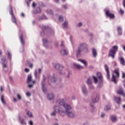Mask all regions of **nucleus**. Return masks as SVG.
Masks as SVG:
<instances>
[{
  "label": "nucleus",
  "mask_w": 125,
  "mask_h": 125,
  "mask_svg": "<svg viewBox=\"0 0 125 125\" xmlns=\"http://www.w3.org/2000/svg\"><path fill=\"white\" fill-rule=\"evenodd\" d=\"M0 91H3V87L0 86Z\"/></svg>",
  "instance_id": "59"
},
{
  "label": "nucleus",
  "mask_w": 125,
  "mask_h": 125,
  "mask_svg": "<svg viewBox=\"0 0 125 125\" xmlns=\"http://www.w3.org/2000/svg\"><path fill=\"white\" fill-rule=\"evenodd\" d=\"M8 55L9 59H11V54H10V53L8 51Z\"/></svg>",
  "instance_id": "52"
},
{
  "label": "nucleus",
  "mask_w": 125,
  "mask_h": 125,
  "mask_svg": "<svg viewBox=\"0 0 125 125\" xmlns=\"http://www.w3.org/2000/svg\"><path fill=\"white\" fill-rule=\"evenodd\" d=\"M101 117L102 119H104V118H105V117H106V114L104 112H101Z\"/></svg>",
  "instance_id": "41"
},
{
  "label": "nucleus",
  "mask_w": 125,
  "mask_h": 125,
  "mask_svg": "<svg viewBox=\"0 0 125 125\" xmlns=\"http://www.w3.org/2000/svg\"><path fill=\"white\" fill-rule=\"evenodd\" d=\"M61 53L62 55H68V51L65 49H62L61 50Z\"/></svg>",
  "instance_id": "22"
},
{
  "label": "nucleus",
  "mask_w": 125,
  "mask_h": 125,
  "mask_svg": "<svg viewBox=\"0 0 125 125\" xmlns=\"http://www.w3.org/2000/svg\"><path fill=\"white\" fill-rule=\"evenodd\" d=\"M41 73H42V69L39 68V74H41Z\"/></svg>",
  "instance_id": "58"
},
{
  "label": "nucleus",
  "mask_w": 125,
  "mask_h": 125,
  "mask_svg": "<svg viewBox=\"0 0 125 125\" xmlns=\"http://www.w3.org/2000/svg\"><path fill=\"white\" fill-rule=\"evenodd\" d=\"M42 89L43 90V92L45 93L46 92V87L44 85V82H42Z\"/></svg>",
  "instance_id": "32"
},
{
  "label": "nucleus",
  "mask_w": 125,
  "mask_h": 125,
  "mask_svg": "<svg viewBox=\"0 0 125 125\" xmlns=\"http://www.w3.org/2000/svg\"><path fill=\"white\" fill-rule=\"evenodd\" d=\"M42 42H43V46L46 48H47L49 45V43H48V42L47 41V40L46 39H43L42 40Z\"/></svg>",
  "instance_id": "14"
},
{
  "label": "nucleus",
  "mask_w": 125,
  "mask_h": 125,
  "mask_svg": "<svg viewBox=\"0 0 125 125\" xmlns=\"http://www.w3.org/2000/svg\"><path fill=\"white\" fill-rule=\"evenodd\" d=\"M62 7L63 8V9H68V5L67 4H64L62 5Z\"/></svg>",
  "instance_id": "46"
},
{
  "label": "nucleus",
  "mask_w": 125,
  "mask_h": 125,
  "mask_svg": "<svg viewBox=\"0 0 125 125\" xmlns=\"http://www.w3.org/2000/svg\"><path fill=\"white\" fill-rule=\"evenodd\" d=\"M114 100L116 102V103H117L118 105H120V104L122 103V99L120 97H114Z\"/></svg>",
  "instance_id": "20"
},
{
  "label": "nucleus",
  "mask_w": 125,
  "mask_h": 125,
  "mask_svg": "<svg viewBox=\"0 0 125 125\" xmlns=\"http://www.w3.org/2000/svg\"><path fill=\"white\" fill-rule=\"evenodd\" d=\"M86 83L88 85H91L92 84V78L89 77L86 81Z\"/></svg>",
  "instance_id": "25"
},
{
  "label": "nucleus",
  "mask_w": 125,
  "mask_h": 125,
  "mask_svg": "<svg viewBox=\"0 0 125 125\" xmlns=\"http://www.w3.org/2000/svg\"><path fill=\"white\" fill-rule=\"evenodd\" d=\"M41 12L42 10L40 7H37L36 9L34 11H33V13H34V14H37V13H41Z\"/></svg>",
  "instance_id": "30"
},
{
  "label": "nucleus",
  "mask_w": 125,
  "mask_h": 125,
  "mask_svg": "<svg viewBox=\"0 0 125 125\" xmlns=\"http://www.w3.org/2000/svg\"><path fill=\"white\" fill-rule=\"evenodd\" d=\"M119 78H120V72L119 71V68H116L115 69L114 72L112 74L111 81L114 83H117Z\"/></svg>",
  "instance_id": "4"
},
{
  "label": "nucleus",
  "mask_w": 125,
  "mask_h": 125,
  "mask_svg": "<svg viewBox=\"0 0 125 125\" xmlns=\"http://www.w3.org/2000/svg\"><path fill=\"white\" fill-rule=\"evenodd\" d=\"M21 16L23 17H25V14H24V13H21Z\"/></svg>",
  "instance_id": "63"
},
{
  "label": "nucleus",
  "mask_w": 125,
  "mask_h": 125,
  "mask_svg": "<svg viewBox=\"0 0 125 125\" xmlns=\"http://www.w3.org/2000/svg\"><path fill=\"white\" fill-rule=\"evenodd\" d=\"M57 103L60 105V106H62V108L63 109V110H65L67 108V107L70 106L71 105L66 104V102L65 101V100L64 99H59L57 100Z\"/></svg>",
  "instance_id": "5"
},
{
  "label": "nucleus",
  "mask_w": 125,
  "mask_h": 125,
  "mask_svg": "<svg viewBox=\"0 0 125 125\" xmlns=\"http://www.w3.org/2000/svg\"><path fill=\"white\" fill-rule=\"evenodd\" d=\"M42 29H46V27L45 26H44V25H42Z\"/></svg>",
  "instance_id": "61"
},
{
  "label": "nucleus",
  "mask_w": 125,
  "mask_h": 125,
  "mask_svg": "<svg viewBox=\"0 0 125 125\" xmlns=\"http://www.w3.org/2000/svg\"><path fill=\"white\" fill-rule=\"evenodd\" d=\"M104 109L106 111H110L111 110V106L110 105H106L104 106Z\"/></svg>",
  "instance_id": "33"
},
{
  "label": "nucleus",
  "mask_w": 125,
  "mask_h": 125,
  "mask_svg": "<svg viewBox=\"0 0 125 125\" xmlns=\"http://www.w3.org/2000/svg\"><path fill=\"white\" fill-rule=\"evenodd\" d=\"M26 3L28 7L30 6V2L26 1Z\"/></svg>",
  "instance_id": "60"
},
{
  "label": "nucleus",
  "mask_w": 125,
  "mask_h": 125,
  "mask_svg": "<svg viewBox=\"0 0 125 125\" xmlns=\"http://www.w3.org/2000/svg\"><path fill=\"white\" fill-rule=\"evenodd\" d=\"M92 54L94 58H96V56H97V50L94 48L92 49Z\"/></svg>",
  "instance_id": "12"
},
{
  "label": "nucleus",
  "mask_w": 125,
  "mask_h": 125,
  "mask_svg": "<svg viewBox=\"0 0 125 125\" xmlns=\"http://www.w3.org/2000/svg\"><path fill=\"white\" fill-rule=\"evenodd\" d=\"M10 10L9 11L10 14L12 15V21L15 24H17V21H16V18L14 17V14H13V10L12 9V7L10 6Z\"/></svg>",
  "instance_id": "8"
},
{
  "label": "nucleus",
  "mask_w": 125,
  "mask_h": 125,
  "mask_svg": "<svg viewBox=\"0 0 125 125\" xmlns=\"http://www.w3.org/2000/svg\"><path fill=\"white\" fill-rule=\"evenodd\" d=\"M118 49H119V47L117 45L113 46L112 48L109 51L108 57H112V59H114L115 58V55H116V53L118 51Z\"/></svg>",
  "instance_id": "3"
},
{
  "label": "nucleus",
  "mask_w": 125,
  "mask_h": 125,
  "mask_svg": "<svg viewBox=\"0 0 125 125\" xmlns=\"http://www.w3.org/2000/svg\"><path fill=\"white\" fill-rule=\"evenodd\" d=\"M28 124L29 125H34V122H33V120H30L28 121Z\"/></svg>",
  "instance_id": "48"
},
{
  "label": "nucleus",
  "mask_w": 125,
  "mask_h": 125,
  "mask_svg": "<svg viewBox=\"0 0 125 125\" xmlns=\"http://www.w3.org/2000/svg\"><path fill=\"white\" fill-rule=\"evenodd\" d=\"M0 63L3 65V68H6L7 67V62L6 61V59L5 57H3L0 61Z\"/></svg>",
  "instance_id": "10"
},
{
  "label": "nucleus",
  "mask_w": 125,
  "mask_h": 125,
  "mask_svg": "<svg viewBox=\"0 0 125 125\" xmlns=\"http://www.w3.org/2000/svg\"><path fill=\"white\" fill-rule=\"evenodd\" d=\"M77 27H82L83 26V22H79L77 24Z\"/></svg>",
  "instance_id": "47"
},
{
  "label": "nucleus",
  "mask_w": 125,
  "mask_h": 125,
  "mask_svg": "<svg viewBox=\"0 0 125 125\" xmlns=\"http://www.w3.org/2000/svg\"><path fill=\"white\" fill-rule=\"evenodd\" d=\"M83 51L84 53L88 52V45L85 42H81L80 43L78 50H77V55H79L81 52Z\"/></svg>",
  "instance_id": "2"
},
{
  "label": "nucleus",
  "mask_w": 125,
  "mask_h": 125,
  "mask_svg": "<svg viewBox=\"0 0 125 125\" xmlns=\"http://www.w3.org/2000/svg\"><path fill=\"white\" fill-rule=\"evenodd\" d=\"M110 119L113 123H116L117 122V117L115 115H112L110 116Z\"/></svg>",
  "instance_id": "27"
},
{
  "label": "nucleus",
  "mask_w": 125,
  "mask_h": 125,
  "mask_svg": "<svg viewBox=\"0 0 125 125\" xmlns=\"http://www.w3.org/2000/svg\"><path fill=\"white\" fill-rule=\"evenodd\" d=\"M117 32L118 36H122V35H123V30L121 27H117Z\"/></svg>",
  "instance_id": "21"
},
{
  "label": "nucleus",
  "mask_w": 125,
  "mask_h": 125,
  "mask_svg": "<svg viewBox=\"0 0 125 125\" xmlns=\"http://www.w3.org/2000/svg\"><path fill=\"white\" fill-rule=\"evenodd\" d=\"M48 100H54V95L53 94H48L47 95Z\"/></svg>",
  "instance_id": "16"
},
{
  "label": "nucleus",
  "mask_w": 125,
  "mask_h": 125,
  "mask_svg": "<svg viewBox=\"0 0 125 125\" xmlns=\"http://www.w3.org/2000/svg\"><path fill=\"white\" fill-rule=\"evenodd\" d=\"M13 99L14 102L15 103H16V102H17V101H18V99H16V98H14V97L13 98Z\"/></svg>",
  "instance_id": "50"
},
{
  "label": "nucleus",
  "mask_w": 125,
  "mask_h": 125,
  "mask_svg": "<svg viewBox=\"0 0 125 125\" xmlns=\"http://www.w3.org/2000/svg\"><path fill=\"white\" fill-rule=\"evenodd\" d=\"M19 120L20 121V123L22 125H27V122L25 121V119H22L21 120V118L20 116H19Z\"/></svg>",
  "instance_id": "24"
},
{
  "label": "nucleus",
  "mask_w": 125,
  "mask_h": 125,
  "mask_svg": "<svg viewBox=\"0 0 125 125\" xmlns=\"http://www.w3.org/2000/svg\"><path fill=\"white\" fill-rule=\"evenodd\" d=\"M48 80H51L52 83H55L56 82V78L55 77H53L51 78V77H50V75L48 76Z\"/></svg>",
  "instance_id": "28"
},
{
  "label": "nucleus",
  "mask_w": 125,
  "mask_h": 125,
  "mask_svg": "<svg viewBox=\"0 0 125 125\" xmlns=\"http://www.w3.org/2000/svg\"><path fill=\"white\" fill-rule=\"evenodd\" d=\"M0 100L2 102V103H3V104H5L6 102L4 100V95H1Z\"/></svg>",
  "instance_id": "36"
},
{
  "label": "nucleus",
  "mask_w": 125,
  "mask_h": 125,
  "mask_svg": "<svg viewBox=\"0 0 125 125\" xmlns=\"http://www.w3.org/2000/svg\"><path fill=\"white\" fill-rule=\"evenodd\" d=\"M46 13L48 15H51L52 16V15H53V11H52V10H51L50 9H49L46 11Z\"/></svg>",
  "instance_id": "38"
},
{
  "label": "nucleus",
  "mask_w": 125,
  "mask_h": 125,
  "mask_svg": "<svg viewBox=\"0 0 125 125\" xmlns=\"http://www.w3.org/2000/svg\"><path fill=\"white\" fill-rule=\"evenodd\" d=\"M90 105L91 107V112H93L94 111V109H95V107H94V104H93V103H90Z\"/></svg>",
  "instance_id": "37"
},
{
  "label": "nucleus",
  "mask_w": 125,
  "mask_h": 125,
  "mask_svg": "<svg viewBox=\"0 0 125 125\" xmlns=\"http://www.w3.org/2000/svg\"><path fill=\"white\" fill-rule=\"evenodd\" d=\"M117 93L120 94V95H123L124 97H125V92H124V89L122 87H120V89L118 91Z\"/></svg>",
  "instance_id": "19"
},
{
  "label": "nucleus",
  "mask_w": 125,
  "mask_h": 125,
  "mask_svg": "<svg viewBox=\"0 0 125 125\" xmlns=\"http://www.w3.org/2000/svg\"><path fill=\"white\" fill-rule=\"evenodd\" d=\"M81 91L84 96H87L88 95V91H87V88H86V86L85 85H83L81 86Z\"/></svg>",
  "instance_id": "7"
},
{
  "label": "nucleus",
  "mask_w": 125,
  "mask_h": 125,
  "mask_svg": "<svg viewBox=\"0 0 125 125\" xmlns=\"http://www.w3.org/2000/svg\"><path fill=\"white\" fill-rule=\"evenodd\" d=\"M73 65L74 66L75 68L78 69V70H82L83 69V66L81 65V64L75 63L73 64Z\"/></svg>",
  "instance_id": "13"
},
{
  "label": "nucleus",
  "mask_w": 125,
  "mask_h": 125,
  "mask_svg": "<svg viewBox=\"0 0 125 125\" xmlns=\"http://www.w3.org/2000/svg\"><path fill=\"white\" fill-rule=\"evenodd\" d=\"M40 75H41V73H38L37 72V69H35V73H34V76H35L36 79H38V80H40Z\"/></svg>",
  "instance_id": "31"
},
{
  "label": "nucleus",
  "mask_w": 125,
  "mask_h": 125,
  "mask_svg": "<svg viewBox=\"0 0 125 125\" xmlns=\"http://www.w3.org/2000/svg\"><path fill=\"white\" fill-rule=\"evenodd\" d=\"M55 67L59 71H62L63 70V66L59 63H57Z\"/></svg>",
  "instance_id": "17"
},
{
  "label": "nucleus",
  "mask_w": 125,
  "mask_h": 125,
  "mask_svg": "<svg viewBox=\"0 0 125 125\" xmlns=\"http://www.w3.org/2000/svg\"><path fill=\"white\" fill-rule=\"evenodd\" d=\"M26 113L30 118H33V117H34V115H33V113H32V112L27 110L26 111Z\"/></svg>",
  "instance_id": "35"
},
{
  "label": "nucleus",
  "mask_w": 125,
  "mask_h": 125,
  "mask_svg": "<svg viewBox=\"0 0 125 125\" xmlns=\"http://www.w3.org/2000/svg\"><path fill=\"white\" fill-rule=\"evenodd\" d=\"M25 71L26 72V73H28V72L30 71V69H29V68H25Z\"/></svg>",
  "instance_id": "54"
},
{
  "label": "nucleus",
  "mask_w": 125,
  "mask_h": 125,
  "mask_svg": "<svg viewBox=\"0 0 125 125\" xmlns=\"http://www.w3.org/2000/svg\"><path fill=\"white\" fill-rule=\"evenodd\" d=\"M104 68L106 72V78L108 80H110V71H109V67H108L107 64H105Z\"/></svg>",
  "instance_id": "11"
},
{
  "label": "nucleus",
  "mask_w": 125,
  "mask_h": 125,
  "mask_svg": "<svg viewBox=\"0 0 125 125\" xmlns=\"http://www.w3.org/2000/svg\"><path fill=\"white\" fill-rule=\"evenodd\" d=\"M120 63L121 64V65H122V66H125V59L124 58V57H121L120 58Z\"/></svg>",
  "instance_id": "29"
},
{
  "label": "nucleus",
  "mask_w": 125,
  "mask_h": 125,
  "mask_svg": "<svg viewBox=\"0 0 125 125\" xmlns=\"http://www.w3.org/2000/svg\"><path fill=\"white\" fill-rule=\"evenodd\" d=\"M26 96H28V97H30V96H31V93H30L29 92H27Z\"/></svg>",
  "instance_id": "49"
},
{
  "label": "nucleus",
  "mask_w": 125,
  "mask_h": 125,
  "mask_svg": "<svg viewBox=\"0 0 125 125\" xmlns=\"http://www.w3.org/2000/svg\"><path fill=\"white\" fill-rule=\"evenodd\" d=\"M122 78L125 79V73L124 72H122Z\"/></svg>",
  "instance_id": "53"
},
{
  "label": "nucleus",
  "mask_w": 125,
  "mask_h": 125,
  "mask_svg": "<svg viewBox=\"0 0 125 125\" xmlns=\"http://www.w3.org/2000/svg\"><path fill=\"white\" fill-rule=\"evenodd\" d=\"M103 80H98V87H101L102 85H103Z\"/></svg>",
  "instance_id": "34"
},
{
  "label": "nucleus",
  "mask_w": 125,
  "mask_h": 125,
  "mask_svg": "<svg viewBox=\"0 0 125 125\" xmlns=\"http://www.w3.org/2000/svg\"><path fill=\"white\" fill-rule=\"evenodd\" d=\"M99 100V94H97L95 98L92 99L93 103H97Z\"/></svg>",
  "instance_id": "23"
},
{
  "label": "nucleus",
  "mask_w": 125,
  "mask_h": 125,
  "mask_svg": "<svg viewBox=\"0 0 125 125\" xmlns=\"http://www.w3.org/2000/svg\"><path fill=\"white\" fill-rule=\"evenodd\" d=\"M61 46H64V42H62Z\"/></svg>",
  "instance_id": "62"
},
{
  "label": "nucleus",
  "mask_w": 125,
  "mask_h": 125,
  "mask_svg": "<svg viewBox=\"0 0 125 125\" xmlns=\"http://www.w3.org/2000/svg\"><path fill=\"white\" fill-rule=\"evenodd\" d=\"M28 64V66L29 67H30V68H31V69H32V68L34 67V65L33 64V63H31L30 65V62L29 61H27V62Z\"/></svg>",
  "instance_id": "44"
},
{
  "label": "nucleus",
  "mask_w": 125,
  "mask_h": 125,
  "mask_svg": "<svg viewBox=\"0 0 125 125\" xmlns=\"http://www.w3.org/2000/svg\"><path fill=\"white\" fill-rule=\"evenodd\" d=\"M57 107L62 108V106H60L57 105H55L53 107L54 111L50 113V116H52V117H55L56 116V113H57V114H59V113H58L57 111H56V108Z\"/></svg>",
  "instance_id": "9"
},
{
  "label": "nucleus",
  "mask_w": 125,
  "mask_h": 125,
  "mask_svg": "<svg viewBox=\"0 0 125 125\" xmlns=\"http://www.w3.org/2000/svg\"><path fill=\"white\" fill-rule=\"evenodd\" d=\"M54 2H56V3H59V0H54Z\"/></svg>",
  "instance_id": "55"
},
{
  "label": "nucleus",
  "mask_w": 125,
  "mask_h": 125,
  "mask_svg": "<svg viewBox=\"0 0 125 125\" xmlns=\"http://www.w3.org/2000/svg\"><path fill=\"white\" fill-rule=\"evenodd\" d=\"M62 26L65 28H67V27H68V21H65L62 24Z\"/></svg>",
  "instance_id": "40"
},
{
  "label": "nucleus",
  "mask_w": 125,
  "mask_h": 125,
  "mask_svg": "<svg viewBox=\"0 0 125 125\" xmlns=\"http://www.w3.org/2000/svg\"><path fill=\"white\" fill-rule=\"evenodd\" d=\"M78 61L81 62V63H82V64H83L85 67H87V62H86V61H85V60L78 59Z\"/></svg>",
  "instance_id": "18"
},
{
  "label": "nucleus",
  "mask_w": 125,
  "mask_h": 125,
  "mask_svg": "<svg viewBox=\"0 0 125 125\" xmlns=\"http://www.w3.org/2000/svg\"><path fill=\"white\" fill-rule=\"evenodd\" d=\"M59 21H60V22H63V16H60L59 17Z\"/></svg>",
  "instance_id": "42"
},
{
  "label": "nucleus",
  "mask_w": 125,
  "mask_h": 125,
  "mask_svg": "<svg viewBox=\"0 0 125 125\" xmlns=\"http://www.w3.org/2000/svg\"><path fill=\"white\" fill-rule=\"evenodd\" d=\"M72 99H73V100H75V99H76V97H75V96H73L72 97Z\"/></svg>",
  "instance_id": "64"
},
{
  "label": "nucleus",
  "mask_w": 125,
  "mask_h": 125,
  "mask_svg": "<svg viewBox=\"0 0 125 125\" xmlns=\"http://www.w3.org/2000/svg\"><path fill=\"white\" fill-rule=\"evenodd\" d=\"M105 14L106 16H108V17H109L110 18H115V16L114 15V14L109 12L108 10H106L105 11Z\"/></svg>",
  "instance_id": "15"
},
{
  "label": "nucleus",
  "mask_w": 125,
  "mask_h": 125,
  "mask_svg": "<svg viewBox=\"0 0 125 125\" xmlns=\"http://www.w3.org/2000/svg\"><path fill=\"white\" fill-rule=\"evenodd\" d=\"M36 84V81H33L32 82V84H29L28 85V87H33V86H34V84Z\"/></svg>",
  "instance_id": "39"
},
{
  "label": "nucleus",
  "mask_w": 125,
  "mask_h": 125,
  "mask_svg": "<svg viewBox=\"0 0 125 125\" xmlns=\"http://www.w3.org/2000/svg\"><path fill=\"white\" fill-rule=\"evenodd\" d=\"M73 107L70 105L65 109H63L62 107H57L56 108V111L59 113L61 117H64L65 115H66L69 118H74V113L71 111Z\"/></svg>",
  "instance_id": "1"
},
{
  "label": "nucleus",
  "mask_w": 125,
  "mask_h": 125,
  "mask_svg": "<svg viewBox=\"0 0 125 125\" xmlns=\"http://www.w3.org/2000/svg\"><path fill=\"white\" fill-rule=\"evenodd\" d=\"M97 77L93 76V80L94 83H98V81L103 80V77H102V74L100 72H98L97 73Z\"/></svg>",
  "instance_id": "6"
},
{
  "label": "nucleus",
  "mask_w": 125,
  "mask_h": 125,
  "mask_svg": "<svg viewBox=\"0 0 125 125\" xmlns=\"http://www.w3.org/2000/svg\"><path fill=\"white\" fill-rule=\"evenodd\" d=\"M32 81H33V78L32 77V75H29L28 76L27 83L30 84L31 83H32Z\"/></svg>",
  "instance_id": "26"
},
{
  "label": "nucleus",
  "mask_w": 125,
  "mask_h": 125,
  "mask_svg": "<svg viewBox=\"0 0 125 125\" xmlns=\"http://www.w3.org/2000/svg\"><path fill=\"white\" fill-rule=\"evenodd\" d=\"M21 42L22 44H24V42H23V35H21L20 38Z\"/></svg>",
  "instance_id": "43"
},
{
  "label": "nucleus",
  "mask_w": 125,
  "mask_h": 125,
  "mask_svg": "<svg viewBox=\"0 0 125 125\" xmlns=\"http://www.w3.org/2000/svg\"><path fill=\"white\" fill-rule=\"evenodd\" d=\"M120 12L121 14H124V13H125V12H124V11H123L122 9H120Z\"/></svg>",
  "instance_id": "56"
},
{
  "label": "nucleus",
  "mask_w": 125,
  "mask_h": 125,
  "mask_svg": "<svg viewBox=\"0 0 125 125\" xmlns=\"http://www.w3.org/2000/svg\"><path fill=\"white\" fill-rule=\"evenodd\" d=\"M71 75V73L70 72L68 73V75L67 76V78L69 79L70 78V75Z\"/></svg>",
  "instance_id": "57"
},
{
  "label": "nucleus",
  "mask_w": 125,
  "mask_h": 125,
  "mask_svg": "<svg viewBox=\"0 0 125 125\" xmlns=\"http://www.w3.org/2000/svg\"><path fill=\"white\" fill-rule=\"evenodd\" d=\"M35 6H37V4L36 2H33L32 3V7H35Z\"/></svg>",
  "instance_id": "51"
},
{
  "label": "nucleus",
  "mask_w": 125,
  "mask_h": 125,
  "mask_svg": "<svg viewBox=\"0 0 125 125\" xmlns=\"http://www.w3.org/2000/svg\"><path fill=\"white\" fill-rule=\"evenodd\" d=\"M17 97L19 100H22V96H21V95H20V94H18L17 95Z\"/></svg>",
  "instance_id": "45"
}]
</instances>
